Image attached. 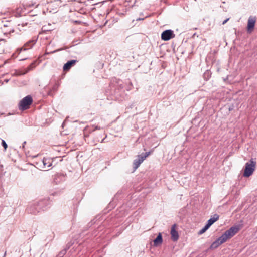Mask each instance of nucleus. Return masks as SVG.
Wrapping results in <instances>:
<instances>
[{
	"label": "nucleus",
	"instance_id": "16",
	"mask_svg": "<svg viewBox=\"0 0 257 257\" xmlns=\"http://www.w3.org/2000/svg\"><path fill=\"white\" fill-rule=\"evenodd\" d=\"M219 218V216L217 214H215L212 217L210 218L206 223V225L210 227L215 222H216L217 220H218Z\"/></svg>",
	"mask_w": 257,
	"mask_h": 257
},
{
	"label": "nucleus",
	"instance_id": "5",
	"mask_svg": "<svg viewBox=\"0 0 257 257\" xmlns=\"http://www.w3.org/2000/svg\"><path fill=\"white\" fill-rule=\"evenodd\" d=\"M53 159L51 158H44L43 160L36 163L38 167L41 169H45L46 168L52 166Z\"/></svg>",
	"mask_w": 257,
	"mask_h": 257
},
{
	"label": "nucleus",
	"instance_id": "25",
	"mask_svg": "<svg viewBox=\"0 0 257 257\" xmlns=\"http://www.w3.org/2000/svg\"><path fill=\"white\" fill-rule=\"evenodd\" d=\"M29 25H30V24H29V23L28 22H25V23H24L23 22L21 24L22 26V27H24L25 26H29Z\"/></svg>",
	"mask_w": 257,
	"mask_h": 257
},
{
	"label": "nucleus",
	"instance_id": "13",
	"mask_svg": "<svg viewBox=\"0 0 257 257\" xmlns=\"http://www.w3.org/2000/svg\"><path fill=\"white\" fill-rule=\"evenodd\" d=\"M175 228L176 224H173L171 227V238L173 241H177L179 238L178 232L176 230Z\"/></svg>",
	"mask_w": 257,
	"mask_h": 257
},
{
	"label": "nucleus",
	"instance_id": "6",
	"mask_svg": "<svg viewBox=\"0 0 257 257\" xmlns=\"http://www.w3.org/2000/svg\"><path fill=\"white\" fill-rule=\"evenodd\" d=\"M150 155V152H146L142 153L138 156L137 158L134 160L133 162V167L136 169L139 167L140 165L144 161V160Z\"/></svg>",
	"mask_w": 257,
	"mask_h": 257
},
{
	"label": "nucleus",
	"instance_id": "4",
	"mask_svg": "<svg viewBox=\"0 0 257 257\" xmlns=\"http://www.w3.org/2000/svg\"><path fill=\"white\" fill-rule=\"evenodd\" d=\"M32 102V97L30 95H27L20 101L19 105V109L23 110L28 109Z\"/></svg>",
	"mask_w": 257,
	"mask_h": 257
},
{
	"label": "nucleus",
	"instance_id": "23",
	"mask_svg": "<svg viewBox=\"0 0 257 257\" xmlns=\"http://www.w3.org/2000/svg\"><path fill=\"white\" fill-rule=\"evenodd\" d=\"M58 87H59V84H57V83H56V84H55L54 85V86L53 87V88H52L53 90V91H56V90H57V89H58Z\"/></svg>",
	"mask_w": 257,
	"mask_h": 257
},
{
	"label": "nucleus",
	"instance_id": "10",
	"mask_svg": "<svg viewBox=\"0 0 257 257\" xmlns=\"http://www.w3.org/2000/svg\"><path fill=\"white\" fill-rule=\"evenodd\" d=\"M40 207H38L35 203L31 204L27 208L28 212L30 213L36 214L40 211Z\"/></svg>",
	"mask_w": 257,
	"mask_h": 257
},
{
	"label": "nucleus",
	"instance_id": "29",
	"mask_svg": "<svg viewBox=\"0 0 257 257\" xmlns=\"http://www.w3.org/2000/svg\"><path fill=\"white\" fill-rule=\"evenodd\" d=\"M143 19H144V18H137V19H136V20H137V21H138V20H143Z\"/></svg>",
	"mask_w": 257,
	"mask_h": 257
},
{
	"label": "nucleus",
	"instance_id": "7",
	"mask_svg": "<svg viewBox=\"0 0 257 257\" xmlns=\"http://www.w3.org/2000/svg\"><path fill=\"white\" fill-rule=\"evenodd\" d=\"M174 37L173 31L170 29L165 30L161 34V39L164 41H168Z\"/></svg>",
	"mask_w": 257,
	"mask_h": 257
},
{
	"label": "nucleus",
	"instance_id": "20",
	"mask_svg": "<svg viewBox=\"0 0 257 257\" xmlns=\"http://www.w3.org/2000/svg\"><path fill=\"white\" fill-rule=\"evenodd\" d=\"M22 10H23V9L21 7L18 8L16 10V11L15 12V15L16 17L21 16L22 15Z\"/></svg>",
	"mask_w": 257,
	"mask_h": 257
},
{
	"label": "nucleus",
	"instance_id": "33",
	"mask_svg": "<svg viewBox=\"0 0 257 257\" xmlns=\"http://www.w3.org/2000/svg\"><path fill=\"white\" fill-rule=\"evenodd\" d=\"M6 252H5V253L4 255V256H3V257H5V255H6Z\"/></svg>",
	"mask_w": 257,
	"mask_h": 257
},
{
	"label": "nucleus",
	"instance_id": "14",
	"mask_svg": "<svg viewBox=\"0 0 257 257\" xmlns=\"http://www.w3.org/2000/svg\"><path fill=\"white\" fill-rule=\"evenodd\" d=\"M101 128L98 126H87L84 128V137H86L88 135L86 134L87 133H91V132L94 131L96 130H100Z\"/></svg>",
	"mask_w": 257,
	"mask_h": 257
},
{
	"label": "nucleus",
	"instance_id": "18",
	"mask_svg": "<svg viewBox=\"0 0 257 257\" xmlns=\"http://www.w3.org/2000/svg\"><path fill=\"white\" fill-rule=\"evenodd\" d=\"M35 67V62H33V63H32L27 68V69L26 70V71L25 72H23V73H20V72H18V73H15V75L16 76H20V75H24L25 74H26L27 73H28L30 70H32V69H33Z\"/></svg>",
	"mask_w": 257,
	"mask_h": 257
},
{
	"label": "nucleus",
	"instance_id": "30",
	"mask_svg": "<svg viewBox=\"0 0 257 257\" xmlns=\"http://www.w3.org/2000/svg\"><path fill=\"white\" fill-rule=\"evenodd\" d=\"M5 81L6 82H8L9 81V80L8 79H6V80H5Z\"/></svg>",
	"mask_w": 257,
	"mask_h": 257
},
{
	"label": "nucleus",
	"instance_id": "28",
	"mask_svg": "<svg viewBox=\"0 0 257 257\" xmlns=\"http://www.w3.org/2000/svg\"><path fill=\"white\" fill-rule=\"evenodd\" d=\"M5 41L4 39H0V43L1 42H4Z\"/></svg>",
	"mask_w": 257,
	"mask_h": 257
},
{
	"label": "nucleus",
	"instance_id": "15",
	"mask_svg": "<svg viewBox=\"0 0 257 257\" xmlns=\"http://www.w3.org/2000/svg\"><path fill=\"white\" fill-rule=\"evenodd\" d=\"M77 62L76 60H71L67 62L63 66V69L64 71L69 70L72 66H73Z\"/></svg>",
	"mask_w": 257,
	"mask_h": 257
},
{
	"label": "nucleus",
	"instance_id": "9",
	"mask_svg": "<svg viewBox=\"0 0 257 257\" xmlns=\"http://www.w3.org/2000/svg\"><path fill=\"white\" fill-rule=\"evenodd\" d=\"M35 203L38 207H40V211H41L47 209L46 207L48 205L49 202L47 199H43Z\"/></svg>",
	"mask_w": 257,
	"mask_h": 257
},
{
	"label": "nucleus",
	"instance_id": "27",
	"mask_svg": "<svg viewBox=\"0 0 257 257\" xmlns=\"http://www.w3.org/2000/svg\"><path fill=\"white\" fill-rule=\"evenodd\" d=\"M26 141H24V142H23V145H22V149H24V148H25V145L26 144Z\"/></svg>",
	"mask_w": 257,
	"mask_h": 257
},
{
	"label": "nucleus",
	"instance_id": "1",
	"mask_svg": "<svg viewBox=\"0 0 257 257\" xmlns=\"http://www.w3.org/2000/svg\"><path fill=\"white\" fill-rule=\"evenodd\" d=\"M239 229L240 228L238 226H232L217 239L221 244H222L225 242L228 239L233 236L238 232Z\"/></svg>",
	"mask_w": 257,
	"mask_h": 257
},
{
	"label": "nucleus",
	"instance_id": "32",
	"mask_svg": "<svg viewBox=\"0 0 257 257\" xmlns=\"http://www.w3.org/2000/svg\"><path fill=\"white\" fill-rule=\"evenodd\" d=\"M105 138L103 139L101 142H103Z\"/></svg>",
	"mask_w": 257,
	"mask_h": 257
},
{
	"label": "nucleus",
	"instance_id": "26",
	"mask_svg": "<svg viewBox=\"0 0 257 257\" xmlns=\"http://www.w3.org/2000/svg\"><path fill=\"white\" fill-rule=\"evenodd\" d=\"M229 20V18H227L226 20H225L223 22L222 24L224 25L228 20Z\"/></svg>",
	"mask_w": 257,
	"mask_h": 257
},
{
	"label": "nucleus",
	"instance_id": "22",
	"mask_svg": "<svg viewBox=\"0 0 257 257\" xmlns=\"http://www.w3.org/2000/svg\"><path fill=\"white\" fill-rule=\"evenodd\" d=\"M2 145L3 146V147L4 148L5 150H6L8 147V146H7V143L4 140H2Z\"/></svg>",
	"mask_w": 257,
	"mask_h": 257
},
{
	"label": "nucleus",
	"instance_id": "8",
	"mask_svg": "<svg viewBox=\"0 0 257 257\" xmlns=\"http://www.w3.org/2000/svg\"><path fill=\"white\" fill-rule=\"evenodd\" d=\"M37 40V39H34L29 41L25 44L23 47H22L18 50L20 52H21L22 50L26 51L32 48L33 46L35 44Z\"/></svg>",
	"mask_w": 257,
	"mask_h": 257
},
{
	"label": "nucleus",
	"instance_id": "17",
	"mask_svg": "<svg viewBox=\"0 0 257 257\" xmlns=\"http://www.w3.org/2000/svg\"><path fill=\"white\" fill-rule=\"evenodd\" d=\"M162 241L163 240L161 233H159L156 239L154 240V245L155 246H157L159 244H161L162 243Z\"/></svg>",
	"mask_w": 257,
	"mask_h": 257
},
{
	"label": "nucleus",
	"instance_id": "31",
	"mask_svg": "<svg viewBox=\"0 0 257 257\" xmlns=\"http://www.w3.org/2000/svg\"><path fill=\"white\" fill-rule=\"evenodd\" d=\"M57 50H55V51H53L52 53H54V52H57Z\"/></svg>",
	"mask_w": 257,
	"mask_h": 257
},
{
	"label": "nucleus",
	"instance_id": "24",
	"mask_svg": "<svg viewBox=\"0 0 257 257\" xmlns=\"http://www.w3.org/2000/svg\"><path fill=\"white\" fill-rule=\"evenodd\" d=\"M65 252H66V250H63L59 253V255L60 257H62V256L65 253Z\"/></svg>",
	"mask_w": 257,
	"mask_h": 257
},
{
	"label": "nucleus",
	"instance_id": "12",
	"mask_svg": "<svg viewBox=\"0 0 257 257\" xmlns=\"http://www.w3.org/2000/svg\"><path fill=\"white\" fill-rule=\"evenodd\" d=\"M65 176L63 174L57 173L55 175L54 178V182L56 184H58L61 182H63L65 181Z\"/></svg>",
	"mask_w": 257,
	"mask_h": 257
},
{
	"label": "nucleus",
	"instance_id": "21",
	"mask_svg": "<svg viewBox=\"0 0 257 257\" xmlns=\"http://www.w3.org/2000/svg\"><path fill=\"white\" fill-rule=\"evenodd\" d=\"M209 227L206 224L204 227L201 229L199 232V234H202L203 233H204Z\"/></svg>",
	"mask_w": 257,
	"mask_h": 257
},
{
	"label": "nucleus",
	"instance_id": "19",
	"mask_svg": "<svg viewBox=\"0 0 257 257\" xmlns=\"http://www.w3.org/2000/svg\"><path fill=\"white\" fill-rule=\"evenodd\" d=\"M221 243L219 242L218 239H217L215 241H214L210 246V248L212 249H215L218 247L220 245H221Z\"/></svg>",
	"mask_w": 257,
	"mask_h": 257
},
{
	"label": "nucleus",
	"instance_id": "34",
	"mask_svg": "<svg viewBox=\"0 0 257 257\" xmlns=\"http://www.w3.org/2000/svg\"><path fill=\"white\" fill-rule=\"evenodd\" d=\"M26 58H24V59H22L21 60H26Z\"/></svg>",
	"mask_w": 257,
	"mask_h": 257
},
{
	"label": "nucleus",
	"instance_id": "2",
	"mask_svg": "<svg viewBox=\"0 0 257 257\" xmlns=\"http://www.w3.org/2000/svg\"><path fill=\"white\" fill-rule=\"evenodd\" d=\"M15 25L11 21H5L3 22L1 29L5 35L10 34L14 32Z\"/></svg>",
	"mask_w": 257,
	"mask_h": 257
},
{
	"label": "nucleus",
	"instance_id": "11",
	"mask_svg": "<svg viewBox=\"0 0 257 257\" xmlns=\"http://www.w3.org/2000/svg\"><path fill=\"white\" fill-rule=\"evenodd\" d=\"M256 22V18L255 17L250 16L248 18L247 22V30L248 31H251L254 27L255 23Z\"/></svg>",
	"mask_w": 257,
	"mask_h": 257
},
{
	"label": "nucleus",
	"instance_id": "3",
	"mask_svg": "<svg viewBox=\"0 0 257 257\" xmlns=\"http://www.w3.org/2000/svg\"><path fill=\"white\" fill-rule=\"evenodd\" d=\"M256 162L253 159H250L249 162L245 164L243 176L248 177L251 176L255 169Z\"/></svg>",
	"mask_w": 257,
	"mask_h": 257
}]
</instances>
